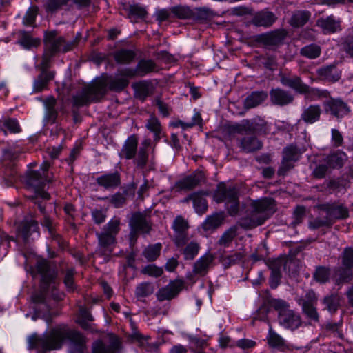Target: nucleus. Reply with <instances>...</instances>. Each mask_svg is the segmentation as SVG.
<instances>
[{"label": "nucleus", "instance_id": "nucleus-29", "mask_svg": "<svg viewBox=\"0 0 353 353\" xmlns=\"http://www.w3.org/2000/svg\"><path fill=\"white\" fill-rule=\"evenodd\" d=\"M321 112L319 105H310L303 110L301 119L306 123L312 124L319 120Z\"/></svg>", "mask_w": 353, "mask_h": 353}, {"label": "nucleus", "instance_id": "nucleus-28", "mask_svg": "<svg viewBox=\"0 0 353 353\" xmlns=\"http://www.w3.org/2000/svg\"><path fill=\"white\" fill-rule=\"evenodd\" d=\"M204 179L201 172L189 175L176 183V187L181 190H191L197 186Z\"/></svg>", "mask_w": 353, "mask_h": 353}, {"label": "nucleus", "instance_id": "nucleus-21", "mask_svg": "<svg viewBox=\"0 0 353 353\" xmlns=\"http://www.w3.org/2000/svg\"><path fill=\"white\" fill-rule=\"evenodd\" d=\"M316 73L321 79L330 83L338 81L341 77V72L337 68L336 64L320 68Z\"/></svg>", "mask_w": 353, "mask_h": 353}, {"label": "nucleus", "instance_id": "nucleus-2", "mask_svg": "<svg viewBox=\"0 0 353 353\" xmlns=\"http://www.w3.org/2000/svg\"><path fill=\"white\" fill-rule=\"evenodd\" d=\"M134 75V70L125 69L107 81L100 79L87 85L72 97L73 105L79 108L97 101L105 94L107 86L111 90L121 91L128 86V78Z\"/></svg>", "mask_w": 353, "mask_h": 353}, {"label": "nucleus", "instance_id": "nucleus-51", "mask_svg": "<svg viewBox=\"0 0 353 353\" xmlns=\"http://www.w3.org/2000/svg\"><path fill=\"white\" fill-rule=\"evenodd\" d=\"M132 159L134 165H136L138 168L143 169L148 163V152L143 151V149H139L135 154V157Z\"/></svg>", "mask_w": 353, "mask_h": 353}, {"label": "nucleus", "instance_id": "nucleus-64", "mask_svg": "<svg viewBox=\"0 0 353 353\" xmlns=\"http://www.w3.org/2000/svg\"><path fill=\"white\" fill-rule=\"evenodd\" d=\"M109 202L114 208H118L122 207L125 203L126 198L122 193L117 192L109 198Z\"/></svg>", "mask_w": 353, "mask_h": 353}, {"label": "nucleus", "instance_id": "nucleus-14", "mask_svg": "<svg viewBox=\"0 0 353 353\" xmlns=\"http://www.w3.org/2000/svg\"><path fill=\"white\" fill-rule=\"evenodd\" d=\"M286 36L287 32L284 29H277L259 35L257 41L266 47L270 48L281 44Z\"/></svg>", "mask_w": 353, "mask_h": 353}, {"label": "nucleus", "instance_id": "nucleus-4", "mask_svg": "<svg viewBox=\"0 0 353 353\" xmlns=\"http://www.w3.org/2000/svg\"><path fill=\"white\" fill-rule=\"evenodd\" d=\"M268 304L277 311L279 324L285 329L294 331L301 325L302 320L299 314L291 310L284 300L271 299Z\"/></svg>", "mask_w": 353, "mask_h": 353}, {"label": "nucleus", "instance_id": "nucleus-35", "mask_svg": "<svg viewBox=\"0 0 353 353\" xmlns=\"http://www.w3.org/2000/svg\"><path fill=\"white\" fill-rule=\"evenodd\" d=\"M130 225L135 232L148 233L150 231V225L144 215L140 213L134 214L131 220Z\"/></svg>", "mask_w": 353, "mask_h": 353}, {"label": "nucleus", "instance_id": "nucleus-46", "mask_svg": "<svg viewBox=\"0 0 353 353\" xmlns=\"http://www.w3.org/2000/svg\"><path fill=\"white\" fill-rule=\"evenodd\" d=\"M321 48L315 44H310L303 47L300 50V54L308 59H316L321 55Z\"/></svg>", "mask_w": 353, "mask_h": 353}, {"label": "nucleus", "instance_id": "nucleus-26", "mask_svg": "<svg viewBox=\"0 0 353 353\" xmlns=\"http://www.w3.org/2000/svg\"><path fill=\"white\" fill-rule=\"evenodd\" d=\"M270 100L272 103L277 105H285L293 101V96L281 88L272 89L270 92Z\"/></svg>", "mask_w": 353, "mask_h": 353}, {"label": "nucleus", "instance_id": "nucleus-52", "mask_svg": "<svg viewBox=\"0 0 353 353\" xmlns=\"http://www.w3.org/2000/svg\"><path fill=\"white\" fill-rule=\"evenodd\" d=\"M135 54L132 50H121L118 51L114 58L116 61L121 63H127L134 59Z\"/></svg>", "mask_w": 353, "mask_h": 353}, {"label": "nucleus", "instance_id": "nucleus-30", "mask_svg": "<svg viewBox=\"0 0 353 353\" xmlns=\"http://www.w3.org/2000/svg\"><path fill=\"white\" fill-rule=\"evenodd\" d=\"M268 98L267 92L264 91H254L249 94L243 101L245 109H251L261 105Z\"/></svg>", "mask_w": 353, "mask_h": 353}, {"label": "nucleus", "instance_id": "nucleus-11", "mask_svg": "<svg viewBox=\"0 0 353 353\" xmlns=\"http://www.w3.org/2000/svg\"><path fill=\"white\" fill-rule=\"evenodd\" d=\"M172 228L174 232L173 241L175 245L178 248L184 246L189 239L188 221L183 216H177L173 221Z\"/></svg>", "mask_w": 353, "mask_h": 353}, {"label": "nucleus", "instance_id": "nucleus-7", "mask_svg": "<svg viewBox=\"0 0 353 353\" xmlns=\"http://www.w3.org/2000/svg\"><path fill=\"white\" fill-rule=\"evenodd\" d=\"M36 269L41 276V283L43 292L32 294V300L34 303H39L44 301V292L48 290L49 285L51 283H55L58 272L54 265L43 259L37 261L36 264Z\"/></svg>", "mask_w": 353, "mask_h": 353}, {"label": "nucleus", "instance_id": "nucleus-27", "mask_svg": "<svg viewBox=\"0 0 353 353\" xmlns=\"http://www.w3.org/2000/svg\"><path fill=\"white\" fill-rule=\"evenodd\" d=\"M267 341L268 345L273 348H276L283 352L290 350V345L281 336L272 329V326H270L268 330Z\"/></svg>", "mask_w": 353, "mask_h": 353}, {"label": "nucleus", "instance_id": "nucleus-16", "mask_svg": "<svg viewBox=\"0 0 353 353\" xmlns=\"http://www.w3.org/2000/svg\"><path fill=\"white\" fill-rule=\"evenodd\" d=\"M121 347V342L117 338H112L108 343L97 340L92 343V353H116Z\"/></svg>", "mask_w": 353, "mask_h": 353}, {"label": "nucleus", "instance_id": "nucleus-3", "mask_svg": "<svg viewBox=\"0 0 353 353\" xmlns=\"http://www.w3.org/2000/svg\"><path fill=\"white\" fill-rule=\"evenodd\" d=\"M250 214L239 221V225L245 229H252L264 223L274 212V201L263 198L251 201Z\"/></svg>", "mask_w": 353, "mask_h": 353}, {"label": "nucleus", "instance_id": "nucleus-23", "mask_svg": "<svg viewBox=\"0 0 353 353\" xmlns=\"http://www.w3.org/2000/svg\"><path fill=\"white\" fill-rule=\"evenodd\" d=\"M247 124L249 133L257 135H267L270 133V129L268 123L260 117L247 119Z\"/></svg>", "mask_w": 353, "mask_h": 353}, {"label": "nucleus", "instance_id": "nucleus-44", "mask_svg": "<svg viewBox=\"0 0 353 353\" xmlns=\"http://www.w3.org/2000/svg\"><path fill=\"white\" fill-rule=\"evenodd\" d=\"M189 199L192 200L194 208L197 213L203 214L206 211L207 201L199 194L194 193L190 196Z\"/></svg>", "mask_w": 353, "mask_h": 353}, {"label": "nucleus", "instance_id": "nucleus-10", "mask_svg": "<svg viewBox=\"0 0 353 353\" xmlns=\"http://www.w3.org/2000/svg\"><path fill=\"white\" fill-rule=\"evenodd\" d=\"M318 208L326 214V216L333 225L336 221L345 219L349 216V210L343 204L334 202L318 205Z\"/></svg>", "mask_w": 353, "mask_h": 353}, {"label": "nucleus", "instance_id": "nucleus-59", "mask_svg": "<svg viewBox=\"0 0 353 353\" xmlns=\"http://www.w3.org/2000/svg\"><path fill=\"white\" fill-rule=\"evenodd\" d=\"M38 13V8L37 6L30 7L26 12L23 17V23L27 26H32L35 22V19Z\"/></svg>", "mask_w": 353, "mask_h": 353}, {"label": "nucleus", "instance_id": "nucleus-18", "mask_svg": "<svg viewBox=\"0 0 353 353\" xmlns=\"http://www.w3.org/2000/svg\"><path fill=\"white\" fill-rule=\"evenodd\" d=\"M239 146L241 152L252 153L261 150L263 143L255 135H247L239 140Z\"/></svg>", "mask_w": 353, "mask_h": 353}, {"label": "nucleus", "instance_id": "nucleus-60", "mask_svg": "<svg viewBox=\"0 0 353 353\" xmlns=\"http://www.w3.org/2000/svg\"><path fill=\"white\" fill-rule=\"evenodd\" d=\"M194 17L193 19L206 20L212 17V11L208 8L201 7L197 8L194 10Z\"/></svg>", "mask_w": 353, "mask_h": 353}, {"label": "nucleus", "instance_id": "nucleus-38", "mask_svg": "<svg viewBox=\"0 0 353 353\" xmlns=\"http://www.w3.org/2000/svg\"><path fill=\"white\" fill-rule=\"evenodd\" d=\"M346 160V154L342 151H337L329 154L325 159L327 165L331 168H341Z\"/></svg>", "mask_w": 353, "mask_h": 353}, {"label": "nucleus", "instance_id": "nucleus-55", "mask_svg": "<svg viewBox=\"0 0 353 353\" xmlns=\"http://www.w3.org/2000/svg\"><path fill=\"white\" fill-rule=\"evenodd\" d=\"M40 43L39 39L32 38L26 32L22 34L20 44L26 49H30L32 47L37 46Z\"/></svg>", "mask_w": 353, "mask_h": 353}, {"label": "nucleus", "instance_id": "nucleus-47", "mask_svg": "<svg viewBox=\"0 0 353 353\" xmlns=\"http://www.w3.org/2000/svg\"><path fill=\"white\" fill-rule=\"evenodd\" d=\"M154 286L148 282L139 284L135 290V295L137 298H144L151 295L154 292Z\"/></svg>", "mask_w": 353, "mask_h": 353}, {"label": "nucleus", "instance_id": "nucleus-36", "mask_svg": "<svg viewBox=\"0 0 353 353\" xmlns=\"http://www.w3.org/2000/svg\"><path fill=\"white\" fill-rule=\"evenodd\" d=\"M224 219L223 212H216L208 216L203 223V228L205 231L215 230L222 225Z\"/></svg>", "mask_w": 353, "mask_h": 353}, {"label": "nucleus", "instance_id": "nucleus-13", "mask_svg": "<svg viewBox=\"0 0 353 353\" xmlns=\"http://www.w3.org/2000/svg\"><path fill=\"white\" fill-rule=\"evenodd\" d=\"M183 288V281L175 280L167 285L160 288L157 292V298L159 301H170L175 298Z\"/></svg>", "mask_w": 353, "mask_h": 353}, {"label": "nucleus", "instance_id": "nucleus-50", "mask_svg": "<svg viewBox=\"0 0 353 353\" xmlns=\"http://www.w3.org/2000/svg\"><path fill=\"white\" fill-rule=\"evenodd\" d=\"M341 264L344 268L353 269V248H345L341 254Z\"/></svg>", "mask_w": 353, "mask_h": 353}, {"label": "nucleus", "instance_id": "nucleus-48", "mask_svg": "<svg viewBox=\"0 0 353 353\" xmlns=\"http://www.w3.org/2000/svg\"><path fill=\"white\" fill-rule=\"evenodd\" d=\"M161 250V244L156 243L154 245H149L147 247L143 252V256L147 259L149 261H155L160 254V252Z\"/></svg>", "mask_w": 353, "mask_h": 353}, {"label": "nucleus", "instance_id": "nucleus-15", "mask_svg": "<svg viewBox=\"0 0 353 353\" xmlns=\"http://www.w3.org/2000/svg\"><path fill=\"white\" fill-rule=\"evenodd\" d=\"M325 108L327 112L336 118H342L350 112L347 104L340 99L330 98L325 103Z\"/></svg>", "mask_w": 353, "mask_h": 353}, {"label": "nucleus", "instance_id": "nucleus-22", "mask_svg": "<svg viewBox=\"0 0 353 353\" xmlns=\"http://www.w3.org/2000/svg\"><path fill=\"white\" fill-rule=\"evenodd\" d=\"M138 142L137 135L132 134L124 142L119 156L128 160L132 159L135 157V154L138 150Z\"/></svg>", "mask_w": 353, "mask_h": 353}, {"label": "nucleus", "instance_id": "nucleus-41", "mask_svg": "<svg viewBox=\"0 0 353 353\" xmlns=\"http://www.w3.org/2000/svg\"><path fill=\"white\" fill-rule=\"evenodd\" d=\"M151 88L150 83L145 81H139L132 85L136 97L143 101L150 94Z\"/></svg>", "mask_w": 353, "mask_h": 353}, {"label": "nucleus", "instance_id": "nucleus-9", "mask_svg": "<svg viewBox=\"0 0 353 353\" xmlns=\"http://www.w3.org/2000/svg\"><path fill=\"white\" fill-rule=\"evenodd\" d=\"M26 181L28 186L34 189L37 196L45 200L50 199V194L44 191V188L49 181L46 176L41 174L40 171H30L28 172Z\"/></svg>", "mask_w": 353, "mask_h": 353}, {"label": "nucleus", "instance_id": "nucleus-17", "mask_svg": "<svg viewBox=\"0 0 353 353\" xmlns=\"http://www.w3.org/2000/svg\"><path fill=\"white\" fill-rule=\"evenodd\" d=\"M214 259V257L211 253H205L194 263L192 273L194 275L204 276L211 268Z\"/></svg>", "mask_w": 353, "mask_h": 353}, {"label": "nucleus", "instance_id": "nucleus-1", "mask_svg": "<svg viewBox=\"0 0 353 353\" xmlns=\"http://www.w3.org/2000/svg\"><path fill=\"white\" fill-rule=\"evenodd\" d=\"M65 340L69 341L70 353H85L87 350V339L66 325L56 327L43 336L32 334L28 339V347L43 352L59 350Z\"/></svg>", "mask_w": 353, "mask_h": 353}, {"label": "nucleus", "instance_id": "nucleus-54", "mask_svg": "<svg viewBox=\"0 0 353 353\" xmlns=\"http://www.w3.org/2000/svg\"><path fill=\"white\" fill-rule=\"evenodd\" d=\"M236 236V228L231 227L222 234L219 241V243L221 245L227 246Z\"/></svg>", "mask_w": 353, "mask_h": 353}, {"label": "nucleus", "instance_id": "nucleus-34", "mask_svg": "<svg viewBox=\"0 0 353 353\" xmlns=\"http://www.w3.org/2000/svg\"><path fill=\"white\" fill-rule=\"evenodd\" d=\"M54 75L53 72L41 71L34 81L33 91L39 92L46 89L49 81L54 78Z\"/></svg>", "mask_w": 353, "mask_h": 353}, {"label": "nucleus", "instance_id": "nucleus-63", "mask_svg": "<svg viewBox=\"0 0 353 353\" xmlns=\"http://www.w3.org/2000/svg\"><path fill=\"white\" fill-rule=\"evenodd\" d=\"M243 257L244 254L242 252H236L224 256L223 261L225 265L230 266L241 261Z\"/></svg>", "mask_w": 353, "mask_h": 353}, {"label": "nucleus", "instance_id": "nucleus-37", "mask_svg": "<svg viewBox=\"0 0 353 353\" xmlns=\"http://www.w3.org/2000/svg\"><path fill=\"white\" fill-rule=\"evenodd\" d=\"M184 245L185 247L181 250L184 260H193L198 255L201 249L199 243L196 241H192L186 243Z\"/></svg>", "mask_w": 353, "mask_h": 353}, {"label": "nucleus", "instance_id": "nucleus-20", "mask_svg": "<svg viewBox=\"0 0 353 353\" xmlns=\"http://www.w3.org/2000/svg\"><path fill=\"white\" fill-rule=\"evenodd\" d=\"M276 20L275 14L268 11V10H263L256 12L252 17L250 23L257 27H270Z\"/></svg>", "mask_w": 353, "mask_h": 353}, {"label": "nucleus", "instance_id": "nucleus-8", "mask_svg": "<svg viewBox=\"0 0 353 353\" xmlns=\"http://www.w3.org/2000/svg\"><path fill=\"white\" fill-rule=\"evenodd\" d=\"M77 45L76 40L66 41L63 37H57L56 31H50L46 36V46L48 51L54 54L58 52H67Z\"/></svg>", "mask_w": 353, "mask_h": 353}, {"label": "nucleus", "instance_id": "nucleus-57", "mask_svg": "<svg viewBox=\"0 0 353 353\" xmlns=\"http://www.w3.org/2000/svg\"><path fill=\"white\" fill-rule=\"evenodd\" d=\"M314 277L318 282L325 283L330 277L329 269L321 266L317 268L314 274Z\"/></svg>", "mask_w": 353, "mask_h": 353}, {"label": "nucleus", "instance_id": "nucleus-24", "mask_svg": "<svg viewBox=\"0 0 353 353\" xmlns=\"http://www.w3.org/2000/svg\"><path fill=\"white\" fill-rule=\"evenodd\" d=\"M38 223L33 219H25L17 227V233L25 241L34 232H38Z\"/></svg>", "mask_w": 353, "mask_h": 353}, {"label": "nucleus", "instance_id": "nucleus-45", "mask_svg": "<svg viewBox=\"0 0 353 353\" xmlns=\"http://www.w3.org/2000/svg\"><path fill=\"white\" fill-rule=\"evenodd\" d=\"M156 69V64L152 60H141L139 62L135 74H137L140 76H143L147 73L151 72Z\"/></svg>", "mask_w": 353, "mask_h": 353}, {"label": "nucleus", "instance_id": "nucleus-56", "mask_svg": "<svg viewBox=\"0 0 353 353\" xmlns=\"http://www.w3.org/2000/svg\"><path fill=\"white\" fill-rule=\"evenodd\" d=\"M302 309L303 313L311 321H319V314L317 312L316 305H303Z\"/></svg>", "mask_w": 353, "mask_h": 353}, {"label": "nucleus", "instance_id": "nucleus-31", "mask_svg": "<svg viewBox=\"0 0 353 353\" xmlns=\"http://www.w3.org/2000/svg\"><path fill=\"white\" fill-rule=\"evenodd\" d=\"M301 94H304L305 99L311 101L327 99L330 95V92L327 90L311 88L306 84Z\"/></svg>", "mask_w": 353, "mask_h": 353}, {"label": "nucleus", "instance_id": "nucleus-43", "mask_svg": "<svg viewBox=\"0 0 353 353\" xmlns=\"http://www.w3.org/2000/svg\"><path fill=\"white\" fill-rule=\"evenodd\" d=\"M56 103V99L52 97H49L44 101L46 117L52 123L55 122L57 117V112L55 109Z\"/></svg>", "mask_w": 353, "mask_h": 353}, {"label": "nucleus", "instance_id": "nucleus-25", "mask_svg": "<svg viewBox=\"0 0 353 353\" xmlns=\"http://www.w3.org/2000/svg\"><path fill=\"white\" fill-rule=\"evenodd\" d=\"M96 181L99 186L106 190L114 189L121 183L120 174L118 172L101 175L97 178Z\"/></svg>", "mask_w": 353, "mask_h": 353}, {"label": "nucleus", "instance_id": "nucleus-53", "mask_svg": "<svg viewBox=\"0 0 353 353\" xmlns=\"http://www.w3.org/2000/svg\"><path fill=\"white\" fill-rule=\"evenodd\" d=\"M338 281L339 283H349L353 279V271L349 268H339L337 270Z\"/></svg>", "mask_w": 353, "mask_h": 353}, {"label": "nucleus", "instance_id": "nucleus-42", "mask_svg": "<svg viewBox=\"0 0 353 353\" xmlns=\"http://www.w3.org/2000/svg\"><path fill=\"white\" fill-rule=\"evenodd\" d=\"M146 128L154 134V141L157 142L161 139V125L159 119L151 116L145 124Z\"/></svg>", "mask_w": 353, "mask_h": 353}, {"label": "nucleus", "instance_id": "nucleus-6", "mask_svg": "<svg viewBox=\"0 0 353 353\" xmlns=\"http://www.w3.org/2000/svg\"><path fill=\"white\" fill-rule=\"evenodd\" d=\"M214 197L217 203H225L230 216L237 215L239 210V191L235 186H227L224 183L218 185Z\"/></svg>", "mask_w": 353, "mask_h": 353}, {"label": "nucleus", "instance_id": "nucleus-61", "mask_svg": "<svg viewBox=\"0 0 353 353\" xmlns=\"http://www.w3.org/2000/svg\"><path fill=\"white\" fill-rule=\"evenodd\" d=\"M332 225L331 221L328 220L327 216L323 219L316 218L309 223V228L313 230L318 229L321 227L330 228Z\"/></svg>", "mask_w": 353, "mask_h": 353}, {"label": "nucleus", "instance_id": "nucleus-19", "mask_svg": "<svg viewBox=\"0 0 353 353\" xmlns=\"http://www.w3.org/2000/svg\"><path fill=\"white\" fill-rule=\"evenodd\" d=\"M316 26L322 29L324 34H333L341 30V21L332 15L319 18L316 21Z\"/></svg>", "mask_w": 353, "mask_h": 353}, {"label": "nucleus", "instance_id": "nucleus-32", "mask_svg": "<svg viewBox=\"0 0 353 353\" xmlns=\"http://www.w3.org/2000/svg\"><path fill=\"white\" fill-rule=\"evenodd\" d=\"M280 81L284 86L289 87L300 94L303 88H305V83L297 76L290 77L285 74H281Z\"/></svg>", "mask_w": 353, "mask_h": 353}, {"label": "nucleus", "instance_id": "nucleus-5", "mask_svg": "<svg viewBox=\"0 0 353 353\" xmlns=\"http://www.w3.org/2000/svg\"><path fill=\"white\" fill-rule=\"evenodd\" d=\"M120 220L112 219L103 228L101 232H97L99 245L97 253L101 256H108L112 251V245L115 243V237L119 231Z\"/></svg>", "mask_w": 353, "mask_h": 353}, {"label": "nucleus", "instance_id": "nucleus-40", "mask_svg": "<svg viewBox=\"0 0 353 353\" xmlns=\"http://www.w3.org/2000/svg\"><path fill=\"white\" fill-rule=\"evenodd\" d=\"M174 17L180 19H189L194 17V12L186 6H176L170 9Z\"/></svg>", "mask_w": 353, "mask_h": 353}, {"label": "nucleus", "instance_id": "nucleus-33", "mask_svg": "<svg viewBox=\"0 0 353 353\" xmlns=\"http://www.w3.org/2000/svg\"><path fill=\"white\" fill-rule=\"evenodd\" d=\"M282 262L281 260L276 259L270 262L269 266L271 270L270 276V285L272 288H276L281 278Z\"/></svg>", "mask_w": 353, "mask_h": 353}, {"label": "nucleus", "instance_id": "nucleus-62", "mask_svg": "<svg viewBox=\"0 0 353 353\" xmlns=\"http://www.w3.org/2000/svg\"><path fill=\"white\" fill-rule=\"evenodd\" d=\"M142 272L145 274L150 276L159 277L163 273V270L162 268L157 267L154 264H150V265H146L143 268Z\"/></svg>", "mask_w": 353, "mask_h": 353}, {"label": "nucleus", "instance_id": "nucleus-39", "mask_svg": "<svg viewBox=\"0 0 353 353\" xmlns=\"http://www.w3.org/2000/svg\"><path fill=\"white\" fill-rule=\"evenodd\" d=\"M310 18L308 11L298 10L293 12L289 23L294 28H299L304 26Z\"/></svg>", "mask_w": 353, "mask_h": 353}, {"label": "nucleus", "instance_id": "nucleus-12", "mask_svg": "<svg viewBox=\"0 0 353 353\" xmlns=\"http://www.w3.org/2000/svg\"><path fill=\"white\" fill-rule=\"evenodd\" d=\"M301 154L302 152L294 145H290L285 148L283 151V159L279 173L284 174L292 168L294 163L299 159Z\"/></svg>", "mask_w": 353, "mask_h": 353}, {"label": "nucleus", "instance_id": "nucleus-58", "mask_svg": "<svg viewBox=\"0 0 353 353\" xmlns=\"http://www.w3.org/2000/svg\"><path fill=\"white\" fill-rule=\"evenodd\" d=\"M74 270L72 268H68L66 270L63 283L68 289V291H74L75 289L74 283Z\"/></svg>", "mask_w": 353, "mask_h": 353}, {"label": "nucleus", "instance_id": "nucleus-49", "mask_svg": "<svg viewBox=\"0 0 353 353\" xmlns=\"http://www.w3.org/2000/svg\"><path fill=\"white\" fill-rule=\"evenodd\" d=\"M323 303L327 310L334 313L338 310L340 305V296L338 294H331L324 298Z\"/></svg>", "mask_w": 353, "mask_h": 353}]
</instances>
